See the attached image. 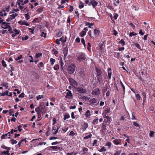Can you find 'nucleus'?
Wrapping results in <instances>:
<instances>
[{
  "mask_svg": "<svg viewBox=\"0 0 155 155\" xmlns=\"http://www.w3.org/2000/svg\"><path fill=\"white\" fill-rule=\"evenodd\" d=\"M111 68H109L108 69V78L109 79H110L111 78V75L112 74V73L111 72H110L109 71H111Z\"/></svg>",
  "mask_w": 155,
  "mask_h": 155,
  "instance_id": "7c9ffc66",
  "label": "nucleus"
},
{
  "mask_svg": "<svg viewBox=\"0 0 155 155\" xmlns=\"http://www.w3.org/2000/svg\"><path fill=\"white\" fill-rule=\"evenodd\" d=\"M9 152L8 150L0 152V155H7V154Z\"/></svg>",
  "mask_w": 155,
  "mask_h": 155,
  "instance_id": "c85d7f7f",
  "label": "nucleus"
},
{
  "mask_svg": "<svg viewBox=\"0 0 155 155\" xmlns=\"http://www.w3.org/2000/svg\"><path fill=\"white\" fill-rule=\"evenodd\" d=\"M82 154L85 155H88L87 153L88 151V148L85 147H83L82 148Z\"/></svg>",
  "mask_w": 155,
  "mask_h": 155,
  "instance_id": "2eb2a0df",
  "label": "nucleus"
},
{
  "mask_svg": "<svg viewBox=\"0 0 155 155\" xmlns=\"http://www.w3.org/2000/svg\"><path fill=\"white\" fill-rule=\"evenodd\" d=\"M10 23L6 22H4L2 23V25L4 26H2V27L3 28L6 29L8 28V27H10Z\"/></svg>",
  "mask_w": 155,
  "mask_h": 155,
  "instance_id": "ddd939ff",
  "label": "nucleus"
},
{
  "mask_svg": "<svg viewBox=\"0 0 155 155\" xmlns=\"http://www.w3.org/2000/svg\"><path fill=\"white\" fill-rule=\"evenodd\" d=\"M11 141L12 142V144L13 145L15 144H16L17 143V141L14 139H12L11 140Z\"/></svg>",
  "mask_w": 155,
  "mask_h": 155,
  "instance_id": "0e129e2a",
  "label": "nucleus"
},
{
  "mask_svg": "<svg viewBox=\"0 0 155 155\" xmlns=\"http://www.w3.org/2000/svg\"><path fill=\"white\" fill-rule=\"evenodd\" d=\"M37 108H38L39 109L38 110V111L42 114H45L46 112V109L45 107H37Z\"/></svg>",
  "mask_w": 155,
  "mask_h": 155,
  "instance_id": "dca6fc26",
  "label": "nucleus"
},
{
  "mask_svg": "<svg viewBox=\"0 0 155 155\" xmlns=\"http://www.w3.org/2000/svg\"><path fill=\"white\" fill-rule=\"evenodd\" d=\"M28 0H18L17 3L18 5H23L28 2Z\"/></svg>",
  "mask_w": 155,
  "mask_h": 155,
  "instance_id": "1a4fd4ad",
  "label": "nucleus"
},
{
  "mask_svg": "<svg viewBox=\"0 0 155 155\" xmlns=\"http://www.w3.org/2000/svg\"><path fill=\"white\" fill-rule=\"evenodd\" d=\"M154 132L153 131H151L150 132V133H149V136L150 137H153L154 136Z\"/></svg>",
  "mask_w": 155,
  "mask_h": 155,
  "instance_id": "13d9d810",
  "label": "nucleus"
},
{
  "mask_svg": "<svg viewBox=\"0 0 155 155\" xmlns=\"http://www.w3.org/2000/svg\"><path fill=\"white\" fill-rule=\"evenodd\" d=\"M121 150L116 151L115 153H114V155H120L121 153Z\"/></svg>",
  "mask_w": 155,
  "mask_h": 155,
  "instance_id": "680f3d73",
  "label": "nucleus"
},
{
  "mask_svg": "<svg viewBox=\"0 0 155 155\" xmlns=\"http://www.w3.org/2000/svg\"><path fill=\"white\" fill-rule=\"evenodd\" d=\"M2 64L3 66L5 67H7V65L6 64V62L3 60H2Z\"/></svg>",
  "mask_w": 155,
  "mask_h": 155,
  "instance_id": "bf43d9fd",
  "label": "nucleus"
},
{
  "mask_svg": "<svg viewBox=\"0 0 155 155\" xmlns=\"http://www.w3.org/2000/svg\"><path fill=\"white\" fill-rule=\"evenodd\" d=\"M39 109L38 108H36L35 109V111L37 112L38 114V118H40L41 117V114L40 112L38 111V110Z\"/></svg>",
  "mask_w": 155,
  "mask_h": 155,
  "instance_id": "cd10ccee",
  "label": "nucleus"
},
{
  "mask_svg": "<svg viewBox=\"0 0 155 155\" xmlns=\"http://www.w3.org/2000/svg\"><path fill=\"white\" fill-rule=\"evenodd\" d=\"M62 35V32L61 31H59V32L57 33L56 35L58 37H60Z\"/></svg>",
  "mask_w": 155,
  "mask_h": 155,
  "instance_id": "4d7b16f0",
  "label": "nucleus"
},
{
  "mask_svg": "<svg viewBox=\"0 0 155 155\" xmlns=\"http://www.w3.org/2000/svg\"><path fill=\"white\" fill-rule=\"evenodd\" d=\"M19 24H20L21 25H25L26 26H29V24L27 23L25 20H23L22 21H19L18 22Z\"/></svg>",
  "mask_w": 155,
  "mask_h": 155,
  "instance_id": "412c9836",
  "label": "nucleus"
},
{
  "mask_svg": "<svg viewBox=\"0 0 155 155\" xmlns=\"http://www.w3.org/2000/svg\"><path fill=\"white\" fill-rule=\"evenodd\" d=\"M104 41L102 43H101L100 45L99 46V49L100 50H102L103 49V46L104 44Z\"/></svg>",
  "mask_w": 155,
  "mask_h": 155,
  "instance_id": "8fccbe9b",
  "label": "nucleus"
},
{
  "mask_svg": "<svg viewBox=\"0 0 155 155\" xmlns=\"http://www.w3.org/2000/svg\"><path fill=\"white\" fill-rule=\"evenodd\" d=\"M84 7V3L82 2H81L79 6V7L81 9L82 8Z\"/></svg>",
  "mask_w": 155,
  "mask_h": 155,
  "instance_id": "338daca9",
  "label": "nucleus"
},
{
  "mask_svg": "<svg viewBox=\"0 0 155 155\" xmlns=\"http://www.w3.org/2000/svg\"><path fill=\"white\" fill-rule=\"evenodd\" d=\"M50 61L51 65H53L54 63H55L56 61L55 60L52 58H51L50 59Z\"/></svg>",
  "mask_w": 155,
  "mask_h": 155,
  "instance_id": "ea45409f",
  "label": "nucleus"
},
{
  "mask_svg": "<svg viewBox=\"0 0 155 155\" xmlns=\"http://www.w3.org/2000/svg\"><path fill=\"white\" fill-rule=\"evenodd\" d=\"M106 150L105 147H103L101 148L99 150V151L100 152H102L103 151H105Z\"/></svg>",
  "mask_w": 155,
  "mask_h": 155,
  "instance_id": "5fc2aeb1",
  "label": "nucleus"
},
{
  "mask_svg": "<svg viewBox=\"0 0 155 155\" xmlns=\"http://www.w3.org/2000/svg\"><path fill=\"white\" fill-rule=\"evenodd\" d=\"M110 108L109 107H107L106 109L103 111V115H106L108 113H110Z\"/></svg>",
  "mask_w": 155,
  "mask_h": 155,
  "instance_id": "aec40b11",
  "label": "nucleus"
},
{
  "mask_svg": "<svg viewBox=\"0 0 155 155\" xmlns=\"http://www.w3.org/2000/svg\"><path fill=\"white\" fill-rule=\"evenodd\" d=\"M2 85L3 86L5 87L6 89H7L8 87V85L7 83L5 82L3 83L2 84Z\"/></svg>",
  "mask_w": 155,
  "mask_h": 155,
  "instance_id": "6e6d98bb",
  "label": "nucleus"
},
{
  "mask_svg": "<svg viewBox=\"0 0 155 155\" xmlns=\"http://www.w3.org/2000/svg\"><path fill=\"white\" fill-rule=\"evenodd\" d=\"M44 66V64L42 62H40L38 64V68H40Z\"/></svg>",
  "mask_w": 155,
  "mask_h": 155,
  "instance_id": "052dcab7",
  "label": "nucleus"
},
{
  "mask_svg": "<svg viewBox=\"0 0 155 155\" xmlns=\"http://www.w3.org/2000/svg\"><path fill=\"white\" fill-rule=\"evenodd\" d=\"M8 91H6L2 93L1 96H4L5 95H8Z\"/></svg>",
  "mask_w": 155,
  "mask_h": 155,
  "instance_id": "de8ad7c7",
  "label": "nucleus"
},
{
  "mask_svg": "<svg viewBox=\"0 0 155 155\" xmlns=\"http://www.w3.org/2000/svg\"><path fill=\"white\" fill-rule=\"evenodd\" d=\"M88 127V124L86 123H85L84 125L83 126V129L86 130Z\"/></svg>",
  "mask_w": 155,
  "mask_h": 155,
  "instance_id": "864d4df0",
  "label": "nucleus"
},
{
  "mask_svg": "<svg viewBox=\"0 0 155 155\" xmlns=\"http://www.w3.org/2000/svg\"><path fill=\"white\" fill-rule=\"evenodd\" d=\"M92 135L91 134H90L84 137L83 138L84 139L86 140L88 138H91L92 137Z\"/></svg>",
  "mask_w": 155,
  "mask_h": 155,
  "instance_id": "79ce46f5",
  "label": "nucleus"
},
{
  "mask_svg": "<svg viewBox=\"0 0 155 155\" xmlns=\"http://www.w3.org/2000/svg\"><path fill=\"white\" fill-rule=\"evenodd\" d=\"M68 48L67 46L65 47L63 49V54L64 55V58H65L67 56L68 53Z\"/></svg>",
  "mask_w": 155,
  "mask_h": 155,
  "instance_id": "6ab92c4d",
  "label": "nucleus"
},
{
  "mask_svg": "<svg viewBox=\"0 0 155 155\" xmlns=\"http://www.w3.org/2000/svg\"><path fill=\"white\" fill-rule=\"evenodd\" d=\"M96 71V75L102 74V71L101 69L100 68H98L97 67H95Z\"/></svg>",
  "mask_w": 155,
  "mask_h": 155,
  "instance_id": "f3484780",
  "label": "nucleus"
},
{
  "mask_svg": "<svg viewBox=\"0 0 155 155\" xmlns=\"http://www.w3.org/2000/svg\"><path fill=\"white\" fill-rule=\"evenodd\" d=\"M91 115L90 111L89 110H88L85 113V115L86 117L89 118L90 117Z\"/></svg>",
  "mask_w": 155,
  "mask_h": 155,
  "instance_id": "393cba45",
  "label": "nucleus"
},
{
  "mask_svg": "<svg viewBox=\"0 0 155 155\" xmlns=\"http://www.w3.org/2000/svg\"><path fill=\"white\" fill-rule=\"evenodd\" d=\"M79 73L80 76L81 78H85V74L84 71H81Z\"/></svg>",
  "mask_w": 155,
  "mask_h": 155,
  "instance_id": "c756f323",
  "label": "nucleus"
},
{
  "mask_svg": "<svg viewBox=\"0 0 155 155\" xmlns=\"http://www.w3.org/2000/svg\"><path fill=\"white\" fill-rule=\"evenodd\" d=\"M136 99L138 101H140L141 99V97L139 94H137L135 95Z\"/></svg>",
  "mask_w": 155,
  "mask_h": 155,
  "instance_id": "72a5a7b5",
  "label": "nucleus"
},
{
  "mask_svg": "<svg viewBox=\"0 0 155 155\" xmlns=\"http://www.w3.org/2000/svg\"><path fill=\"white\" fill-rule=\"evenodd\" d=\"M60 41H61L62 43H64L66 41V38H64V37L62 36V37L60 38Z\"/></svg>",
  "mask_w": 155,
  "mask_h": 155,
  "instance_id": "2f4dec72",
  "label": "nucleus"
},
{
  "mask_svg": "<svg viewBox=\"0 0 155 155\" xmlns=\"http://www.w3.org/2000/svg\"><path fill=\"white\" fill-rule=\"evenodd\" d=\"M32 75L36 79H38L39 78V76L36 72L35 71H33L32 72Z\"/></svg>",
  "mask_w": 155,
  "mask_h": 155,
  "instance_id": "4be33fe9",
  "label": "nucleus"
},
{
  "mask_svg": "<svg viewBox=\"0 0 155 155\" xmlns=\"http://www.w3.org/2000/svg\"><path fill=\"white\" fill-rule=\"evenodd\" d=\"M59 62L60 63V65H61V68L62 69H63V67L64 65V62L63 61L62 58H61L60 61Z\"/></svg>",
  "mask_w": 155,
  "mask_h": 155,
  "instance_id": "37998d69",
  "label": "nucleus"
},
{
  "mask_svg": "<svg viewBox=\"0 0 155 155\" xmlns=\"http://www.w3.org/2000/svg\"><path fill=\"white\" fill-rule=\"evenodd\" d=\"M98 118H97V119H95L94 120L92 123V124H94V125L97 124L98 123Z\"/></svg>",
  "mask_w": 155,
  "mask_h": 155,
  "instance_id": "4c0bfd02",
  "label": "nucleus"
},
{
  "mask_svg": "<svg viewBox=\"0 0 155 155\" xmlns=\"http://www.w3.org/2000/svg\"><path fill=\"white\" fill-rule=\"evenodd\" d=\"M39 18H35L33 21L32 22L34 23H38Z\"/></svg>",
  "mask_w": 155,
  "mask_h": 155,
  "instance_id": "774afa93",
  "label": "nucleus"
},
{
  "mask_svg": "<svg viewBox=\"0 0 155 155\" xmlns=\"http://www.w3.org/2000/svg\"><path fill=\"white\" fill-rule=\"evenodd\" d=\"M81 98L83 100H84L85 101H88L90 97H87L86 96H83Z\"/></svg>",
  "mask_w": 155,
  "mask_h": 155,
  "instance_id": "603ef678",
  "label": "nucleus"
},
{
  "mask_svg": "<svg viewBox=\"0 0 155 155\" xmlns=\"http://www.w3.org/2000/svg\"><path fill=\"white\" fill-rule=\"evenodd\" d=\"M106 124L102 123V126H101V130H102V133L104 135L106 134Z\"/></svg>",
  "mask_w": 155,
  "mask_h": 155,
  "instance_id": "6e6552de",
  "label": "nucleus"
},
{
  "mask_svg": "<svg viewBox=\"0 0 155 155\" xmlns=\"http://www.w3.org/2000/svg\"><path fill=\"white\" fill-rule=\"evenodd\" d=\"M86 31H82L80 33V36L81 37L84 36L86 34Z\"/></svg>",
  "mask_w": 155,
  "mask_h": 155,
  "instance_id": "3c124183",
  "label": "nucleus"
},
{
  "mask_svg": "<svg viewBox=\"0 0 155 155\" xmlns=\"http://www.w3.org/2000/svg\"><path fill=\"white\" fill-rule=\"evenodd\" d=\"M88 34L91 38L92 39H94V36L92 35L91 34V30L89 31L88 32Z\"/></svg>",
  "mask_w": 155,
  "mask_h": 155,
  "instance_id": "49530a36",
  "label": "nucleus"
},
{
  "mask_svg": "<svg viewBox=\"0 0 155 155\" xmlns=\"http://www.w3.org/2000/svg\"><path fill=\"white\" fill-rule=\"evenodd\" d=\"M42 54L41 53H38L36 54L35 55V58H38L40 56H41Z\"/></svg>",
  "mask_w": 155,
  "mask_h": 155,
  "instance_id": "a19ab883",
  "label": "nucleus"
},
{
  "mask_svg": "<svg viewBox=\"0 0 155 155\" xmlns=\"http://www.w3.org/2000/svg\"><path fill=\"white\" fill-rule=\"evenodd\" d=\"M137 35V33H134V32H130L129 34V35L130 37H132L133 36H135Z\"/></svg>",
  "mask_w": 155,
  "mask_h": 155,
  "instance_id": "69168bd1",
  "label": "nucleus"
},
{
  "mask_svg": "<svg viewBox=\"0 0 155 155\" xmlns=\"http://www.w3.org/2000/svg\"><path fill=\"white\" fill-rule=\"evenodd\" d=\"M1 147L2 148L7 150L8 151L9 150H10V147H7L4 144L2 145L1 146Z\"/></svg>",
  "mask_w": 155,
  "mask_h": 155,
  "instance_id": "473e14b6",
  "label": "nucleus"
},
{
  "mask_svg": "<svg viewBox=\"0 0 155 155\" xmlns=\"http://www.w3.org/2000/svg\"><path fill=\"white\" fill-rule=\"evenodd\" d=\"M100 93V90L98 88L96 89L92 92V94L95 95H98Z\"/></svg>",
  "mask_w": 155,
  "mask_h": 155,
  "instance_id": "9b49d317",
  "label": "nucleus"
},
{
  "mask_svg": "<svg viewBox=\"0 0 155 155\" xmlns=\"http://www.w3.org/2000/svg\"><path fill=\"white\" fill-rule=\"evenodd\" d=\"M98 3L96 1L94 0H91V1L90 3L89 4V6L92 5L93 7L94 8H95L97 5Z\"/></svg>",
  "mask_w": 155,
  "mask_h": 155,
  "instance_id": "9d476101",
  "label": "nucleus"
},
{
  "mask_svg": "<svg viewBox=\"0 0 155 155\" xmlns=\"http://www.w3.org/2000/svg\"><path fill=\"white\" fill-rule=\"evenodd\" d=\"M54 69L55 70H58L59 68V66L58 64H55L53 67Z\"/></svg>",
  "mask_w": 155,
  "mask_h": 155,
  "instance_id": "c03bdc74",
  "label": "nucleus"
},
{
  "mask_svg": "<svg viewBox=\"0 0 155 155\" xmlns=\"http://www.w3.org/2000/svg\"><path fill=\"white\" fill-rule=\"evenodd\" d=\"M142 94L143 96V103L144 102H145L146 101V95H147V94H146V92H142Z\"/></svg>",
  "mask_w": 155,
  "mask_h": 155,
  "instance_id": "b1692460",
  "label": "nucleus"
},
{
  "mask_svg": "<svg viewBox=\"0 0 155 155\" xmlns=\"http://www.w3.org/2000/svg\"><path fill=\"white\" fill-rule=\"evenodd\" d=\"M7 13L5 12V10L3 9L2 12H0V16H5L6 15Z\"/></svg>",
  "mask_w": 155,
  "mask_h": 155,
  "instance_id": "a878e982",
  "label": "nucleus"
},
{
  "mask_svg": "<svg viewBox=\"0 0 155 155\" xmlns=\"http://www.w3.org/2000/svg\"><path fill=\"white\" fill-rule=\"evenodd\" d=\"M96 77L98 82L100 83L101 82L102 80V75H96Z\"/></svg>",
  "mask_w": 155,
  "mask_h": 155,
  "instance_id": "5701e85b",
  "label": "nucleus"
},
{
  "mask_svg": "<svg viewBox=\"0 0 155 155\" xmlns=\"http://www.w3.org/2000/svg\"><path fill=\"white\" fill-rule=\"evenodd\" d=\"M100 31L99 30L96 29H94V35L95 37H99Z\"/></svg>",
  "mask_w": 155,
  "mask_h": 155,
  "instance_id": "4468645a",
  "label": "nucleus"
},
{
  "mask_svg": "<svg viewBox=\"0 0 155 155\" xmlns=\"http://www.w3.org/2000/svg\"><path fill=\"white\" fill-rule=\"evenodd\" d=\"M69 81L70 84L73 87L77 86H78V83L74 79L72 78H69L68 79Z\"/></svg>",
  "mask_w": 155,
  "mask_h": 155,
  "instance_id": "423d86ee",
  "label": "nucleus"
},
{
  "mask_svg": "<svg viewBox=\"0 0 155 155\" xmlns=\"http://www.w3.org/2000/svg\"><path fill=\"white\" fill-rule=\"evenodd\" d=\"M18 15L16 13H14L12 15H10V18L12 20L13 19H14L16 16H17Z\"/></svg>",
  "mask_w": 155,
  "mask_h": 155,
  "instance_id": "bb28decb",
  "label": "nucleus"
},
{
  "mask_svg": "<svg viewBox=\"0 0 155 155\" xmlns=\"http://www.w3.org/2000/svg\"><path fill=\"white\" fill-rule=\"evenodd\" d=\"M45 103L44 102H41L39 104V106L38 107H43L44 108H45Z\"/></svg>",
  "mask_w": 155,
  "mask_h": 155,
  "instance_id": "e433bc0d",
  "label": "nucleus"
},
{
  "mask_svg": "<svg viewBox=\"0 0 155 155\" xmlns=\"http://www.w3.org/2000/svg\"><path fill=\"white\" fill-rule=\"evenodd\" d=\"M135 45L140 50V51H142V49L141 48V46L138 43H135Z\"/></svg>",
  "mask_w": 155,
  "mask_h": 155,
  "instance_id": "58836bf2",
  "label": "nucleus"
},
{
  "mask_svg": "<svg viewBox=\"0 0 155 155\" xmlns=\"http://www.w3.org/2000/svg\"><path fill=\"white\" fill-rule=\"evenodd\" d=\"M66 91H68V92L66 93V95L65 96V97L69 99H72L73 98V96L71 91L68 89H67Z\"/></svg>",
  "mask_w": 155,
  "mask_h": 155,
  "instance_id": "0eeeda50",
  "label": "nucleus"
},
{
  "mask_svg": "<svg viewBox=\"0 0 155 155\" xmlns=\"http://www.w3.org/2000/svg\"><path fill=\"white\" fill-rule=\"evenodd\" d=\"M121 139H118L114 140L113 142L115 145H118L121 143Z\"/></svg>",
  "mask_w": 155,
  "mask_h": 155,
  "instance_id": "a211bd4d",
  "label": "nucleus"
},
{
  "mask_svg": "<svg viewBox=\"0 0 155 155\" xmlns=\"http://www.w3.org/2000/svg\"><path fill=\"white\" fill-rule=\"evenodd\" d=\"M8 134L7 133L5 134L2 135L1 137L2 139H4L7 138V136Z\"/></svg>",
  "mask_w": 155,
  "mask_h": 155,
  "instance_id": "09e8293b",
  "label": "nucleus"
},
{
  "mask_svg": "<svg viewBox=\"0 0 155 155\" xmlns=\"http://www.w3.org/2000/svg\"><path fill=\"white\" fill-rule=\"evenodd\" d=\"M119 43L121 44L122 46H123L125 45V42L123 39H121L120 41L119 42Z\"/></svg>",
  "mask_w": 155,
  "mask_h": 155,
  "instance_id": "a18cd8bd",
  "label": "nucleus"
},
{
  "mask_svg": "<svg viewBox=\"0 0 155 155\" xmlns=\"http://www.w3.org/2000/svg\"><path fill=\"white\" fill-rule=\"evenodd\" d=\"M64 119L65 120L69 118L70 117V115L68 113H66L64 116Z\"/></svg>",
  "mask_w": 155,
  "mask_h": 155,
  "instance_id": "c9c22d12",
  "label": "nucleus"
},
{
  "mask_svg": "<svg viewBox=\"0 0 155 155\" xmlns=\"http://www.w3.org/2000/svg\"><path fill=\"white\" fill-rule=\"evenodd\" d=\"M76 91L81 94H84L87 92L86 89L84 87H78L76 88Z\"/></svg>",
  "mask_w": 155,
  "mask_h": 155,
  "instance_id": "39448f33",
  "label": "nucleus"
},
{
  "mask_svg": "<svg viewBox=\"0 0 155 155\" xmlns=\"http://www.w3.org/2000/svg\"><path fill=\"white\" fill-rule=\"evenodd\" d=\"M43 8L41 7L38 8L37 10V12L39 13H41L43 11Z\"/></svg>",
  "mask_w": 155,
  "mask_h": 155,
  "instance_id": "f704fd0d",
  "label": "nucleus"
},
{
  "mask_svg": "<svg viewBox=\"0 0 155 155\" xmlns=\"http://www.w3.org/2000/svg\"><path fill=\"white\" fill-rule=\"evenodd\" d=\"M86 55L84 53H80L78 56L77 60L79 62L84 61L86 59Z\"/></svg>",
  "mask_w": 155,
  "mask_h": 155,
  "instance_id": "f03ea898",
  "label": "nucleus"
},
{
  "mask_svg": "<svg viewBox=\"0 0 155 155\" xmlns=\"http://www.w3.org/2000/svg\"><path fill=\"white\" fill-rule=\"evenodd\" d=\"M50 148L53 150H55L56 151H60L62 149L61 147H58L57 146H51L49 147Z\"/></svg>",
  "mask_w": 155,
  "mask_h": 155,
  "instance_id": "f8f14e48",
  "label": "nucleus"
},
{
  "mask_svg": "<svg viewBox=\"0 0 155 155\" xmlns=\"http://www.w3.org/2000/svg\"><path fill=\"white\" fill-rule=\"evenodd\" d=\"M89 102L90 104L92 106H94L97 105L99 103V101H98L95 98H93L91 99Z\"/></svg>",
  "mask_w": 155,
  "mask_h": 155,
  "instance_id": "7ed1b4c3",
  "label": "nucleus"
},
{
  "mask_svg": "<svg viewBox=\"0 0 155 155\" xmlns=\"http://www.w3.org/2000/svg\"><path fill=\"white\" fill-rule=\"evenodd\" d=\"M103 117L104 118V119L103 123H105L107 124H109L112 120L111 118L106 115H104Z\"/></svg>",
  "mask_w": 155,
  "mask_h": 155,
  "instance_id": "20e7f679",
  "label": "nucleus"
},
{
  "mask_svg": "<svg viewBox=\"0 0 155 155\" xmlns=\"http://www.w3.org/2000/svg\"><path fill=\"white\" fill-rule=\"evenodd\" d=\"M75 65L73 64H72L69 66L67 69L68 73L70 74H73L75 71Z\"/></svg>",
  "mask_w": 155,
  "mask_h": 155,
  "instance_id": "f257e3e1",
  "label": "nucleus"
},
{
  "mask_svg": "<svg viewBox=\"0 0 155 155\" xmlns=\"http://www.w3.org/2000/svg\"><path fill=\"white\" fill-rule=\"evenodd\" d=\"M75 14L77 15L76 18H79V14L78 11L77 10H76L75 11Z\"/></svg>",
  "mask_w": 155,
  "mask_h": 155,
  "instance_id": "e2e57ef3",
  "label": "nucleus"
}]
</instances>
